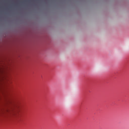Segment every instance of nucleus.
I'll return each mask as SVG.
<instances>
[{
  "label": "nucleus",
  "instance_id": "nucleus-1",
  "mask_svg": "<svg viewBox=\"0 0 129 129\" xmlns=\"http://www.w3.org/2000/svg\"><path fill=\"white\" fill-rule=\"evenodd\" d=\"M15 103L17 108H19V109L21 108V102L20 101V100H16Z\"/></svg>",
  "mask_w": 129,
  "mask_h": 129
},
{
  "label": "nucleus",
  "instance_id": "nucleus-2",
  "mask_svg": "<svg viewBox=\"0 0 129 129\" xmlns=\"http://www.w3.org/2000/svg\"><path fill=\"white\" fill-rule=\"evenodd\" d=\"M14 110V108H13V107H10L8 110V111H10V110Z\"/></svg>",
  "mask_w": 129,
  "mask_h": 129
}]
</instances>
